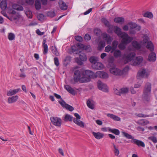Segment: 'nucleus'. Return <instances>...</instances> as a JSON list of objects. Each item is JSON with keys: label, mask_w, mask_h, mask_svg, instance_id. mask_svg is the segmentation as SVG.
<instances>
[{"label": "nucleus", "mask_w": 157, "mask_h": 157, "mask_svg": "<svg viewBox=\"0 0 157 157\" xmlns=\"http://www.w3.org/2000/svg\"><path fill=\"white\" fill-rule=\"evenodd\" d=\"M129 70L128 67H125L123 70L121 71L116 68H112L110 69V71L112 74L116 75H121L124 71L127 72Z\"/></svg>", "instance_id": "nucleus-1"}, {"label": "nucleus", "mask_w": 157, "mask_h": 157, "mask_svg": "<svg viewBox=\"0 0 157 157\" xmlns=\"http://www.w3.org/2000/svg\"><path fill=\"white\" fill-rule=\"evenodd\" d=\"M119 37L122 38L121 42L125 44H129L133 39L132 37H130L125 32H123V33Z\"/></svg>", "instance_id": "nucleus-2"}, {"label": "nucleus", "mask_w": 157, "mask_h": 157, "mask_svg": "<svg viewBox=\"0 0 157 157\" xmlns=\"http://www.w3.org/2000/svg\"><path fill=\"white\" fill-rule=\"evenodd\" d=\"M135 56L136 54L134 52H130L128 54H124L123 56V58L124 60V63H127L130 61L131 62Z\"/></svg>", "instance_id": "nucleus-3"}, {"label": "nucleus", "mask_w": 157, "mask_h": 157, "mask_svg": "<svg viewBox=\"0 0 157 157\" xmlns=\"http://www.w3.org/2000/svg\"><path fill=\"white\" fill-rule=\"evenodd\" d=\"M74 116L76 117V118H74L73 119V122L76 124L78 126H80L81 127H83L84 126V123L79 120L81 119L80 116L77 113H75Z\"/></svg>", "instance_id": "nucleus-4"}, {"label": "nucleus", "mask_w": 157, "mask_h": 157, "mask_svg": "<svg viewBox=\"0 0 157 157\" xmlns=\"http://www.w3.org/2000/svg\"><path fill=\"white\" fill-rule=\"evenodd\" d=\"M143 60V57L142 56H138L133 59L131 62V64L133 66H138L140 65Z\"/></svg>", "instance_id": "nucleus-5"}, {"label": "nucleus", "mask_w": 157, "mask_h": 157, "mask_svg": "<svg viewBox=\"0 0 157 157\" xmlns=\"http://www.w3.org/2000/svg\"><path fill=\"white\" fill-rule=\"evenodd\" d=\"M51 121L52 124L56 126L60 127L62 123L61 119L58 117H50Z\"/></svg>", "instance_id": "nucleus-6"}, {"label": "nucleus", "mask_w": 157, "mask_h": 157, "mask_svg": "<svg viewBox=\"0 0 157 157\" xmlns=\"http://www.w3.org/2000/svg\"><path fill=\"white\" fill-rule=\"evenodd\" d=\"M148 76L147 73L146 72L145 69L143 68L140 70L138 72L137 78L138 79H140L142 78H147Z\"/></svg>", "instance_id": "nucleus-7"}, {"label": "nucleus", "mask_w": 157, "mask_h": 157, "mask_svg": "<svg viewBox=\"0 0 157 157\" xmlns=\"http://www.w3.org/2000/svg\"><path fill=\"white\" fill-rule=\"evenodd\" d=\"M97 86L99 90L105 92H108V87L106 85L102 83L100 81H98L97 82Z\"/></svg>", "instance_id": "nucleus-8"}, {"label": "nucleus", "mask_w": 157, "mask_h": 157, "mask_svg": "<svg viewBox=\"0 0 157 157\" xmlns=\"http://www.w3.org/2000/svg\"><path fill=\"white\" fill-rule=\"evenodd\" d=\"M58 102L62 107L66 108L70 111H72L74 109L72 106L67 104L63 99L59 101Z\"/></svg>", "instance_id": "nucleus-9"}, {"label": "nucleus", "mask_w": 157, "mask_h": 157, "mask_svg": "<svg viewBox=\"0 0 157 157\" xmlns=\"http://www.w3.org/2000/svg\"><path fill=\"white\" fill-rule=\"evenodd\" d=\"M81 78V72L78 70H75L74 72L73 79L75 82H79Z\"/></svg>", "instance_id": "nucleus-10"}, {"label": "nucleus", "mask_w": 157, "mask_h": 157, "mask_svg": "<svg viewBox=\"0 0 157 157\" xmlns=\"http://www.w3.org/2000/svg\"><path fill=\"white\" fill-rule=\"evenodd\" d=\"M102 36L103 39L106 41L107 44H111L112 41V39L109 35L107 34L106 33H102Z\"/></svg>", "instance_id": "nucleus-11"}, {"label": "nucleus", "mask_w": 157, "mask_h": 157, "mask_svg": "<svg viewBox=\"0 0 157 157\" xmlns=\"http://www.w3.org/2000/svg\"><path fill=\"white\" fill-rule=\"evenodd\" d=\"M130 26V29H136V31H139L141 29V26L134 22H129L128 24Z\"/></svg>", "instance_id": "nucleus-12"}, {"label": "nucleus", "mask_w": 157, "mask_h": 157, "mask_svg": "<svg viewBox=\"0 0 157 157\" xmlns=\"http://www.w3.org/2000/svg\"><path fill=\"white\" fill-rule=\"evenodd\" d=\"M151 84L150 82H147L146 83L143 92L151 93Z\"/></svg>", "instance_id": "nucleus-13"}, {"label": "nucleus", "mask_w": 157, "mask_h": 157, "mask_svg": "<svg viewBox=\"0 0 157 157\" xmlns=\"http://www.w3.org/2000/svg\"><path fill=\"white\" fill-rule=\"evenodd\" d=\"M95 73L89 70H86L84 73V74L88 77L90 79L91 78H95Z\"/></svg>", "instance_id": "nucleus-14"}, {"label": "nucleus", "mask_w": 157, "mask_h": 157, "mask_svg": "<svg viewBox=\"0 0 157 157\" xmlns=\"http://www.w3.org/2000/svg\"><path fill=\"white\" fill-rule=\"evenodd\" d=\"M131 142L137 145L138 146H141L143 147H145V144L143 142L137 139H134L133 140L131 141Z\"/></svg>", "instance_id": "nucleus-15"}, {"label": "nucleus", "mask_w": 157, "mask_h": 157, "mask_svg": "<svg viewBox=\"0 0 157 157\" xmlns=\"http://www.w3.org/2000/svg\"><path fill=\"white\" fill-rule=\"evenodd\" d=\"M156 59V54L154 52H151L148 56V60L151 62H155Z\"/></svg>", "instance_id": "nucleus-16"}, {"label": "nucleus", "mask_w": 157, "mask_h": 157, "mask_svg": "<svg viewBox=\"0 0 157 157\" xmlns=\"http://www.w3.org/2000/svg\"><path fill=\"white\" fill-rule=\"evenodd\" d=\"M77 46L78 47L82 48L83 49L86 51H90L91 49L90 45H84L80 43L77 44Z\"/></svg>", "instance_id": "nucleus-17"}, {"label": "nucleus", "mask_w": 157, "mask_h": 157, "mask_svg": "<svg viewBox=\"0 0 157 157\" xmlns=\"http://www.w3.org/2000/svg\"><path fill=\"white\" fill-rule=\"evenodd\" d=\"M92 67L94 69L101 70L103 68V66L101 63L97 62L94 64H93Z\"/></svg>", "instance_id": "nucleus-18"}, {"label": "nucleus", "mask_w": 157, "mask_h": 157, "mask_svg": "<svg viewBox=\"0 0 157 157\" xmlns=\"http://www.w3.org/2000/svg\"><path fill=\"white\" fill-rule=\"evenodd\" d=\"M151 93H145L143 92L142 98L144 102L148 101L150 99Z\"/></svg>", "instance_id": "nucleus-19"}, {"label": "nucleus", "mask_w": 157, "mask_h": 157, "mask_svg": "<svg viewBox=\"0 0 157 157\" xmlns=\"http://www.w3.org/2000/svg\"><path fill=\"white\" fill-rule=\"evenodd\" d=\"M132 44L133 47L137 50H139L141 48V44L136 40L132 41Z\"/></svg>", "instance_id": "nucleus-20"}, {"label": "nucleus", "mask_w": 157, "mask_h": 157, "mask_svg": "<svg viewBox=\"0 0 157 157\" xmlns=\"http://www.w3.org/2000/svg\"><path fill=\"white\" fill-rule=\"evenodd\" d=\"M147 44L146 48L147 49L151 52L153 51L154 47L152 42L151 41H148Z\"/></svg>", "instance_id": "nucleus-21"}, {"label": "nucleus", "mask_w": 157, "mask_h": 157, "mask_svg": "<svg viewBox=\"0 0 157 157\" xmlns=\"http://www.w3.org/2000/svg\"><path fill=\"white\" fill-rule=\"evenodd\" d=\"M114 21L120 24H122L124 21V19L122 17H115L114 19Z\"/></svg>", "instance_id": "nucleus-22"}, {"label": "nucleus", "mask_w": 157, "mask_h": 157, "mask_svg": "<svg viewBox=\"0 0 157 157\" xmlns=\"http://www.w3.org/2000/svg\"><path fill=\"white\" fill-rule=\"evenodd\" d=\"M113 28L115 33L119 37L121 36L123 33V32H121V29L118 27L115 26Z\"/></svg>", "instance_id": "nucleus-23"}, {"label": "nucleus", "mask_w": 157, "mask_h": 157, "mask_svg": "<svg viewBox=\"0 0 157 157\" xmlns=\"http://www.w3.org/2000/svg\"><path fill=\"white\" fill-rule=\"evenodd\" d=\"M46 40L45 39H44L43 40L42 42L43 47V54L44 55L46 54L48 52V46L47 44H46Z\"/></svg>", "instance_id": "nucleus-24"}, {"label": "nucleus", "mask_w": 157, "mask_h": 157, "mask_svg": "<svg viewBox=\"0 0 157 157\" xmlns=\"http://www.w3.org/2000/svg\"><path fill=\"white\" fill-rule=\"evenodd\" d=\"M92 134L95 138L98 140L102 138L104 136V134L100 132H93Z\"/></svg>", "instance_id": "nucleus-25"}, {"label": "nucleus", "mask_w": 157, "mask_h": 157, "mask_svg": "<svg viewBox=\"0 0 157 157\" xmlns=\"http://www.w3.org/2000/svg\"><path fill=\"white\" fill-rule=\"evenodd\" d=\"M18 98V97L17 95L10 97L8 98V102L10 104L14 103L16 101Z\"/></svg>", "instance_id": "nucleus-26"}, {"label": "nucleus", "mask_w": 157, "mask_h": 157, "mask_svg": "<svg viewBox=\"0 0 157 157\" xmlns=\"http://www.w3.org/2000/svg\"><path fill=\"white\" fill-rule=\"evenodd\" d=\"M65 88L69 93L73 95L75 94V92L74 90L71 87L68 85H66L64 86Z\"/></svg>", "instance_id": "nucleus-27"}, {"label": "nucleus", "mask_w": 157, "mask_h": 157, "mask_svg": "<svg viewBox=\"0 0 157 157\" xmlns=\"http://www.w3.org/2000/svg\"><path fill=\"white\" fill-rule=\"evenodd\" d=\"M20 90V88L16 89L14 90H10L8 91L7 95L8 96H12L13 95L17 93Z\"/></svg>", "instance_id": "nucleus-28"}, {"label": "nucleus", "mask_w": 157, "mask_h": 157, "mask_svg": "<svg viewBox=\"0 0 157 157\" xmlns=\"http://www.w3.org/2000/svg\"><path fill=\"white\" fill-rule=\"evenodd\" d=\"M12 8L17 11H22L23 10V8L22 6L15 3L12 5Z\"/></svg>", "instance_id": "nucleus-29"}, {"label": "nucleus", "mask_w": 157, "mask_h": 157, "mask_svg": "<svg viewBox=\"0 0 157 157\" xmlns=\"http://www.w3.org/2000/svg\"><path fill=\"white\" fill-rule=\"evenodd\" d=\"M0 6L2 10H5L7 6L6 0H2L0 3Z\"/></svg>", "instance_id": "nucleus-30"}, {"label": "nucleus", "mask_w": 157, "mask_h": 157, "mask_svg": "<svg viewBox=\"0 0 157 157\" xmlns=\"http://www.w3.org/2000/svg\"><path fill=\"white\" fill-rule=\"evenodd\" d=\"M105 42L103 40H101L98 43V50L101 51L105 47Z\"/></svg>", "instance_id": "nucleus-31"}, {"label": "nucleus", "mask_w": 157, "mask_h": 157, "mask_svg": "<svg viewBox=\"0 0 157 157\" xmlns=\"http://www.w3.org/2000/svg\"><path fill=\"white\" fill-rule=\"evenodd\" d=\"M90 79L84 74V76L81 77L79 82L81 83H84L90 82Z\"/></svg>", "instance_id": "nucleus-32"}, {"label": "nucleus", "mask_w": 157, "mask_h": 157, "mask_svg": "<svg viewBox=\"0 0 157 157\" xmlns=\"http://www.w3.org/2000/svg\"><path fill=\"white\" fill-rule=\"evenodd\" d=\"M108 129L109 132H111L116 135H119L120 134V132L118 129H112L109 127H108Z\"/></svg>", "instance_id": "nucleus-33"}, {"label": "nucleus", "mask_w": 157, "mask_h": 157, "mask_svg": "<svg viewBox=\"0 0 157 157\" xmlns=\"http://www.w3.org/2000/svg\"><path fill=\"white\" fill-rule=\"evenodd\" d=\"M60 8L62 10H65L67 9V6L63 1H60L59 2Z\"/></svg>", "instance_id": "nucleus-34"}, {"label": "nucleus", "mask_w": 157, "mask_h": 157, "mask_svg": "<svg viewBox=\"0 0 157 157\" xmlns=\"http://www.w3.org/2000/svg\"><path fill=\"white\" fill-rule=\"evenodd\" d=\"M121 133L124 137L127 139H132V140L134 139V138L132 135L128 134L124 131H122Z\"/></svg>", "instance_id": "nucleus-35"}, {"label": "nucleus", "mask_w": 157, "mask_h": 157, "mask_svg": "<svg viewBox=\"0 0 157 157\" xmlns=\"http://www.w3.org/2000/svg\"><path fill=\"white\" fill-rule=\"evenodd\" d=\"M79 59L83 61H86L87 60V57L86 55L83 53L79 52L78 53Z\"/></svg>", "instance_id": "nucleus-36"}, {"label": "nucleus", "mask_w": 157, "mask_h": 157, "mask_svg": "<svg viewBox=\"0 0 157 157\" xmlns=\"http://www.w3.org/2000/svg\"><path fill=\"white\" fill-rule=\"evenodd\" d=\"M98 59L97 57L91 56L89 59L90 62L92 63L93 64H94L98 61Z\"/></svg>", "instance_id": "nucleus-37"}, {"label": "nucleus", "mask_w": 157, "mask_h": 157, "mask_svg": "<svg viewBox=\"0 0 157 157\" xmlns=\"http://www.w3.org/2000/svg\"><path fill=\"white\" fill-rule=\"evenodd\" d=\"M113 52V55L115 57L118 58L121 56V52L120 50L115 49Z\"/></svg>", "instance_id": "nucleus-38"}, {"label": "nucleus", "mask_w": 157, "mask_h": 157, "mask_svg": "<svg viewBox=\"0 0 157 157\" xmlns=\"http://www.w3.org/2000/svg\"><path fill=\"white\" fill-rule=\"evenodd\" d=\"M35 7L36 10H39L41 8V5L40 0H36Z\"/></svg>", "instance_id": "nucleus-39"}, {"label": "nucleus", "mask_w": 157, "mask_h": 157, "mask_svg": "<svg viewBox=\"0 0 157 157\" xmlns=\"http://www.w3.org/2000/svg\"><path fill=\"white\" fill-rule=\"evenodd\" d=\"M71 49L72 52L75 54H77L80 52L78 51V48L75 45L72 46L71 47Z\"/></svg>", "instance_id": "nucleus-40"}, {"label": "nucleus", "mask_w": 157, "mask_h": 157, "mask_svg": "<svg viewBox=\"0 0 157 157\" xmlns=\"http://www.w3.org/2000/svg\"><path fill=\"white\" fill-rule=\"evenodd\" d=\"M52 53L56 56L59 55V52L58 51L57 49L56 46L54 47H52Z\"/></svg>", "instance_id": "nucleus-41"}, {"label": "nucleus", "mask_w": 157, "mask_h": 157, "mask_svg": "<svg viewBox=\"0 0 157 157\" xmlns=\"http://www.w3.org/2000/svg\"><path fill=\"white\" fill-rule=\"evenodd\" d=\"M115 50H113V48L110 45H108L105 47V52H109L111 51V53H113Z\"/></svg>", "instance_id": "nucleus-42"}, {"label": "nucleus", "mask_w": 157, "mask_h": 157, "mask_svg": "<svg viewBox=\"0 0 157 157\" xmlns=\"http://www.w3.org/2000/svg\"><path fill=\"white\" fill-rule=\"evenodd\" d=\"M94 34L98 37L100 36L102 33L101 29L98 28L94 29Z\"/></svg>", "instance_id": "nucleus-43"}, {"label": "nucleus", "mask_w": 157, "mask_h": 157, "mask_svg": "<svg viewBox=\"0 0 157 157\" xmlns=\"http://www.w3.org/2000/svg\"><path fill=\"white\" fill-rule=\"evenodd\" d=\"M72 119H73V117L70 115L68 114L65 115L64 119L65 121H71Z\"/></svg>", "instance_id": "nucleus-44"}, {"label": "nucleus", "mask_w": 157, "mask_h": 157, "mask_svg": "<svg viewBox=\"0 0 157 157\" xmlns=\"http://www.w3.org/2000/svg\"><path fill=\"white\" fill-rule=\"evenodd\" d=\"M139 124L143 125H147L149 123V122L145 119H141L139 121Z\"/></svg>", "instance_id": "nucleus-45"}, {"label": "nucleus", "mask_w": 157, "mask_h": 157, "mask_svg": "<svg viewBox=\"0 0 157 157\" xmlns=\"http://www.w3.org/2000/svg\"><path fill=\"white\" fill-rule=\"evenodd\" d=\"M129 90L128 88V87L122 88L120 89L121 95V94H125L128 92Z\"/></svg>", "instance_id": "nucleus-46"}, {"label": "nucleus", "mask_w": 157, "mask_h": 157, "mask_svg": "<svg viewBox=\"0 0 157 157\" xmlns=\"http://www.w3.org/2000/svg\"><path fill=\"white\" fill-rule=\"evenodd\" d=\"M15 37V35L13 33H8V38L11 41L14 40Z\"/></svg>", "instance_id": "nucleus-47"}, {"label": "nucleus", "mask_w": 157, "mask_h": 157, "mask_svg": "<svg viewBox=\"0 0 157 157\" xmlns=\"http://www.w3.org/2000/svg\"><path fill=\"white\" fill-rule=\"evenodd\" d=\"M143 16L144 17H148L149 18H151L153 17L152 13L151 12H147L144 13L143 14Z\"/></svg>", "instance_id": "nucleus-48"}, {"label": "nucleus", "mask_w": 157, "mask_h": 157, "mask_svg": "<svg viewBox=\"0 0 157 157\" xmlns=\"http://www.w3.org/2000/svg\"><path fill=\"white\" fill-rule=\"evenodd\" d=\"M86 104L87 106L89 108L92 109H94V105L91 103L90 100L89 99L87 101Z\"/></svg>", "instance_id": "nucleus-49"}, {"label": "nucleus", "mask_w": 157, "mask_h": 157, "mask_svg": "<svg viewBox=\"0 0 157 157\" xmlns=\"http://www.w3.org/2000/svg\"><path fill=\"white\" fill-rule=\"evenodd\" d=\"M118 42L117 40H114L112 42V47L113 48V50H115L117 48V45L118 44Z\"/></svg>", "instance_id": "nucleus-50"}, {"label": "nucleus", "mask_w": 157, "mask_h": 157, "mask_svg": "<svg viewBox=\"0 0 157 157\" xmlns=\"http://www.w3.org/2000/svg\"><path fill=\"white\" fill-rule=\"evenodd\" d=\"M101 21V22L105 24L106 26H108L110 25L109 22L105 18H102Z\"/></svg>", "instance_id": "nucleus-51"}, {"label": "nucleus", "mask_w": 157, "mask_h": 157, "mask_svg": "<svg viewBox=\"0 0 157 157\" xmlns=\"http://www.w3.org/2000/svg\"><path fill=\"white\" fill-rule=\"evenodd\" d=\"M45 16L43 14H39L37 15V18L39 20L42 21L44 19Z\"/></svg>", "instance_id": "nucleus-52"}, {"label": "nucleus", "mask_w": 157, "mask_h": 157, "mask_svg": "<svg viewBox=\"0 0 157 157\" xmlns=\"http://www.w3.org/2000/svg\"><path fill=\"white\" fill-rule=\"evenodd\" d=\"M125 44L123 43L122 42L120 43L118 46V47L119 49L121 50H124L126 48V46Z\"/></svg>", "instance_id": "nucleus-53"}, {"label": "nucleus", "mask_w": 157, "mask_h": 157, "mask_svg": "<svg viewBox=\"0 0 157 157\" xmlns=\"http://www.w3.org/2000/svg\"><path fill=\"white\" fill-rule=\"evenodd\" d=\"M103 71H97L95 74V78H96L98 77L101 78L102 75L103 74Z\"/></svg>", "instance_id": "nucleus-54"}, {"label": "nucleus", "mask_w": 157, "mask_h": 157, "mask_svg": "<svg viewBox=\"0 0 157 157\" xmlns=\"http://www.w3.org/2000/svg\"><path fill=\"white\" fill-rule=\"evenodd\" d=\"M148 139L151 140L154 143H157V138L154 136H151L148 138Z\"/></svg>", "instance_id": "nucleus-55"}, {"label": "nucleus", "mask_w": 157, "mask_h": 157, "mask_svg": "<svg viewBox=\"0 0 157 157\" xmlns=\"http://www.w3.org/2000/svg\"><path fill=\"white\" fill-rule=\"evenodd\" d=\"M136 115L139 117H150L149 115H145L142 113H137L136 114Z\"/></svg>", "instance_id": "nucleus-56"}, {"label": "nucleus", "mask_w": 157, "mask_h": 157, "mask_svg": "<svg viewBox=\"0 0 157 157\" xmlns=\"http://www.w3.org/2000/svg\"><path fill=\"white\" fill-rule=\"evenodd\" d=\"M56 14L54 11H50L47 13V15L49 17H53L55 16Z\"/></svg>", "instance_id": "nucleus-57"}, {"label": "nucleus", "mask_w": 157, "mask_h": 157, "mask_svg": "<svg viewBox=\"0 0 157 157\" xmlns=\"http://www.w3.org/2000/svg\"><path fill=\"white\" fill-rule=\"evenodd\" d=\"M108 27L107 32L109 33H113V26H111L110 24L108 26H107Z\"/></svg>", "instance_id": "nucleus-58"}, {"label": "nucleus", "mask_w": 157, "mask_h": 157, "mask_svg": "<svg viewBox=\"0 0 157 157\" xmlns=\"http://www.w3.org/2000/svg\"><path fill=\"white\" fill-rule=\"evenodd\" d=\"M149 40V37L147 35H145L144 36V38L143 40V42L144 44H146L147 43L148 41H150Z\"/></svg>", "instance_id": "nucleus-59"}, {"label": "nucleus", "mask_w": 157, "mask_h": 157, "mask_svg": "<svg viewBox=\"0 0 157 157\" xmlns=\"http://www.w3.org/2000/svg\"><path fill=\"white\" fill-rule=\"evenodd\" d=\"M54 63L58 67L59 65V62L58 58L57 57H55L54 59Z\"/></svg>", "instance_id": "nucleus-60"}, {"label": "nucleus", "mask_w": 157, "mask_h": 157, "mask_svg": "<svg viewBox=\"0 0 157 157\" xmlns=\"http://www.w3.org/2000/svg\"><path fill=\"white\" fill-rule=\"evenodd\" d=\"M75 39L78 41H82L83 40L82 37L80 36H76L75 37Z\"/></svg>", "instance_id": "nucleus-61"}, {"label": "nucleus", "mask_w": 157, "mask_h": 157, "mask_svg": "<svg viewBox=\"0 0 157 157\" xmlns=\"http://www.w3.org/2000/svg\"><path fill=\"white\" fill-rule=\"evenodd\" d=\"M75 61L79 65H82L83 64V63L82 62V61L80 59H79V58L77 57L75 58Z\"/></svg>", "instance_id": "nucleus-62"}, {"label": "nucleus", "mask_w": 157, "mask_h": 157, "mask_svg": "<svg viewBox=\"0 0 157 157\" xmlns=\"http://www.w3.org/2000/svg\"><path fill=\"white\" fill-rule=\"evenodd\" d=\"M101 78L104 79H106L108 78V75L106 72H103V74L102 75Z\"/></svg>", "instance_id": "nucleus-63"}, {"label": "nucleus", "mask_w": 157, "mask_h": 157, "mask_svg": "<svg viewBox=\"0 0 157 157\" xmlns=\"http://www.w3.org/2000/svg\"><path fill=\"white\" fill-rule=\"evenodd\" d=\"M84 38L85 40H90L91 39V37L88 34H86L84 36Z\"/></svg>", "instance_id": "nucleus-64"}]
</instances>
